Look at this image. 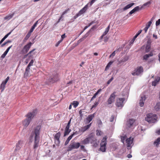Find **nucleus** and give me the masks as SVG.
Here are the masks:
<instances>
[{"instance_id": "aec40b11", "label": "nucleus", "mask_w": 160, "mask_h": 160, "mask_svg": "<svg viewBox=\"0 0 160 160\" xmlns=\"http://www.w3.org/2000/svg\"><path fill=\"white\" fill-rule=\"evenodd\" d=\"M160 81V77H157L155 78V80L152 82V85L153 86H156V85Z\"/></svg>"}, {"instance_id": "4d7b16f0", "label": "nucleus", "mask_w": 160, "mask_h": 160, "mask_svg": "<svg viewBox=\"0 0 160 160\" xmlns=\"http://www.w3.org/2000/svg\"><path fill=\"white\" fill-rule=\"evenodd\" d=\"M63 17V15H62V14L61 16H60V17L59 18V19H58V21H57V23H59L60 22L61 20L62 19Z\"/></svg>"}, {"instance_id": "9d476101", "label": "nucleus", "mask_w": 160, "mask_h": 160, "mask_svg": "<svg viewBox=\"0 0 160 160\" xmlns=\"http://www.w3.org/2000/svg\"><path fill=\"white\" fill-rule=\"evenodd\" d=\"M23 141L22 140H19L16 144L15 151H17L20 150L23 146Z\"/></svg>"}, {"instance_id": "ddd939ff", "label": "nucleus", "mask_w": 160, "mask_h": 160, "mask_svg": "<svg viewBox=\"0 0 160 160\" xmlns=\"http://www.w3.org/2000/svg\"><path fill=\"white\" fill-rule=\"evenodd\" d=\"M126 141L127 147H130L131 146L133 142V138L130 137L126 139Z\"/></svg>"}, {"instance_id": "6ab92c4d", "label": "nucleus", "mask_w": 160, "mask_h": 160, "mask_svg": "<svg viewBox=\"0 0 160 160\" xmlns=\"http://www.w3.org/2000/svg\"><path fill=\"white\" fill-rule=\"evenodd\" d=\"M36 50L35 49H33L32 50L30 51L27 54L24 56V58L27 57L28 56L29 58H31L34 55L35 53L33 52L34 51Z\"/></svg>"}, {"instance_id": "f03ea898", "label": "nucleus", "mask_w": 160, "mask_h": 160, "mask_svg": "<svg viewBox=\"0 0 160 160\" xmlns=\"http://www.w3.org/2000/svg\"><path fill=\"white\" fill-rule=\"evenodd\" d=\"M37 109H35L32 112H28L25 115V117L26 118L22 121V125L24 128H26L28 127L34 117L37 114Z\"/></svg>"}, {"instance_id": "9b49d317", "label": "nucleus", "mask_w": 160, "mask_h": 160, "mask_svg": "<svg viewBox=\"0 0 160 160\" xmlns=\"http://www.w3.org/2000/svg\"><path fill=\"white\" fill-rule=\"evenodd\" d=\"M49 81L52 83L57 82L59 80V77L58 74L52 76L50 78Z\"/></svg>"}, {"instance_id": "7c9ffc66", "label": "nucleus", "mask_w": 160, "mask_h": 160, "mask_svg": "<svg viewBox=\"0 0 160 160\" xmlns=\"http://www.w3.org/2000/svg\"><path fill=\"white\" fill-rule=\"evenodd\" d=\"M160 143V137L158 138L154 142V144L158 146Z\"/></svg>"}, {"instance_id": "58836bf2", "label": "nucleus", "mask_w": 160, "mask_h": 160, "mask_svg": "<svg viewBox=\"0 0 160 160\" xmlns=\"http://www.w3.org/2000/svg\"><path fill=\"white\" fill-rule=\"evenodd\" d=\"M33 60L32 59L30 61V62L29 63V64H28V65L27 66V67L30 68V67L31 66H32L33 65Z\"/></svg>"}, {"instance_id": "72a5a7b5", "label": "nucleus", "mask_w": 160, "mask_h": 160, "mask_svg": "<svg viewBox=\"0 0 160 160\" xmlns=\"http://www.w3.org/2000/svg\"><path fill=\"white\" fill-rule=\"evenodd\" d=\"M112 63H113L112 62V61L108 63V64L107 65V66H106L105 68V70H106L108 69L110 67V66L112 64Z\"/></svg>"}, {"instance_id": "774afa93", "label": "nucleus", "mask_w": 160, "mask_h": 160, "mask_svg": "<svg viewBox=\"0 0 160 160\" xmlns=\"http://www.w3.org/2000/svg\"><path fill=\"white\" fill-rule=\"evenodd\" d=\"M156 133L158 135H160V129L157 131H156Z\"/></svg>"}, {"instance_id": "2f4dec72", "label": "nucleus", "mask_w": 160, "mask_h": 160, "mask_svg": "<svg viewBox=\"0 0 160 160\" xmlns=\"http://www.w3.org/2000/svg\"><path fill=\"white\" fill-rule=\"evenodd\" d=\"M72 103L73 105V107L76 108L78 105L79 103L78 101H74Z\"/></svg>"}, {"instance_id": "4468645a", "label": "nucleus", "mask_w": 160, "mask_h": 160, "mask_svg": "<svg viewBox=\"0 0 160 160\" xmlns=\"http://www.w3.org/2000/svg\"><path fill=\"white\" fill-rule=\"evenodd\" d=\"M89 4V3H88L78 12V13L80 15H81L86 12L88 9V5Z\"/></svg>"}, {"instance_id": "6e6d98bb", "label": "nucleus", "mask_w": 160, "mask_h": 160, "mask_svg": "<svg viewBox=\"0 0 160 160\" xmlns=\"http://www.w3.org/2000/svg\"><path fill=\"white\" fill-rule=\"evenodd\" d=\"M113 77H112L107 82V84H109L111 81L113 80Z\"/></svg>"}, {"instance_id": "a211bd4d", "label": "nucleus", "mask_w": 160, "mask_h": 160, "mask_svg": "<svg viewBox=\"0 0 160 160\" xmlns=\"http://www.w3.org/2000/svg\"><path fill=\"white\" fill-rule=\"evenodd\" d=\"M135 121V120L133 119H129V120L127 122L126 124L128 128L131 127L132 126Z\"/></svg>"}, {"instance_id": "79ce46f5", "label": "nucleus", "mask_w": 160, "mask_h": 160, "mask_svg": "<svg viewBox=\"0 0 160 160\" xmlns=\"http://www.w3.org/2000/svg\"><path fill=\"white\" fill-rule=\"evenodd\" d=\"M102 132L100 130H97L96 131V134L97 136H100L101 135Z\"/></svg>"}, {"instance_id": "49530a36", "label": "nucleus", "mask_w": 160, "mask_h": 160, "mask_svg": "<svg viewBox=\"0 0 160 160\" xmlns=\"http://www.w3.org/2000/svg\"><path fill=\"white\" fill-rule=\"evenodd\" d=\"M69 11L70 9L68 8V9L62 12V15L63 16L64 14H66Z\"/></svg>"}, {"instance_id": "e433bc0d", "label": "nucleus", "mask_w": 160, "mask_h": 160, "mask_svg": "<svg viewBox=\"0 0 160 160\" xmlns=\"http://www.w3.org/2000/svg\"><path fill=\"white\" fill-rule=\"evenodd\" d=\"M31 35V33H30L29 32H28V33H27V35H26L25 37L24 38V40H27L30 37Z\"/></svg>"}, {"instance_id": "8fccbe9b", "label": "nucleus", "mask_w": 160, "mask_h": 160, "mask_svg": "<svg viewBox=\"0 0 160 160\" xmlns=\"http://www.w3.org/2000/svg\"><path fill=\"white\" fill-rule=\"evenodd\" d=\"M160 24V19H159L156 21V25L157 26L158 25H159Z\"/></svg>"}, {"instance_id": "680f3d73", "label": "nucleus", "mask_w": 160, "mask_h": 160, "mask_svg": "<svg viewBox=\"0 0 160 160\" xmlns=\"http://www.w3.org/2000/svg\"><path fill=\"white\" fill-rule=\"evenodd\" d=\"M96 0H92L90 3V6H91L94 2Z\"/></svg>"}, {"instance_id": "c9c22d12", "label": "nucleus", "mask_w": 160, "mask_h": 160, "mask_svg": "<svg viewBox=\"0 0 160 160\" xmlns=\"http://www.w3.org/2000/svg\"><path fill=\"white\" fill-rule=\"evenodd\" d=\"M152 20H151L148 23H147L146 25V27L148 28H149V27L151 26V24L152 23Z\"/></svg>"}, {"instance_id": "e2e57ef3", "label": "nucleus", "mask_w": 160, "mask_h": 160, "mask_svg": "<svg viewBox=\"0 0 160 160\" xmlns=\"http://www.w3.org/2000/svg\"><path fill=\"white\" fill-rule=\"evenodd\" d=\"M114 116L112 115L111 116V118L110 119V122H112L114 120Z\"/></svg>"}, {"instance_id": "c85d7f7f", "label": "nucleus", "mask_w": 160, "mask_h": 160, "mask_svg": "<svg viewBox=\"0 0 160 160\" xmlns=\"http://www.w3.org/2000/svg\"><path fill=\"white\" fill-rule=\"evenodd\" d=\"M153 55V54L152 52H151L149 54H145L143 56V59L146 60L148 59V58H149L150 57L152 56Z\"/></svg>"}, {"instance_id": "f257e3e1", "label": "nucleus", "mask_w": 160, "mask_h": 160, "mask_svg": "<svg viewBox=\"0 0 160 160\" xmlns=\"http://www.w3.org/2000/svg\"><path fill=\"white\" fill-rule=\"evenodd\" d=\"M41 128V127L40 125L37 126L32 131L30 135V138H34V144L33 148L34 149L37 148L38 146Z\"/></svg>"}, {"instance_id": "6e6552de", "label": "nucleus", "mask_w": 160, "mask_h": 160, "mask_svg": "<svg viewBox=\"0 0 160 160\" xmlns=\"http://www.w3.org/2000/svg\"><path fill=\"white\" fill-rule=\"evenodd\" d=\"M125 100L124 98H118L116 100V106L118 107L122 108L124 106V101Z\"/></svg>"}, {"instance_id": "423d86ee", "label": "nucleus", "mask_w": 160, "mask_h": 160, "mask_svg": "<svg viewBox=\"0 0 160 160\" xmlns=\"http://www.w3.org/2000/svg\"><path fill=\"white\" fill-rule=\"evenodd\" d=\"M116 93V92H114L111 93L107 100L108 104H111L114 102L115 98L117 96Z\"/></svg>"}, {"instance_id": "69168bd1", "label": "nucleus", "mask_w": 160, "mask_h": 160, "mask_svg": "<svg viewBox=\"0 0 160 160\" xmlns=\"http://www.w3.org/2000/svg\"><path fill=\"white\" fill-rule=\"evenodd\" d=\"M148 29V28L145 27L144 28V29H143L145 31V33H146L147 32Z\"/></svg>"}, {"instance_id": "de8ad7c7", "label": "nucleus", "mask_w": 160, "mask_h": 160, "mask_svg": "<svg viewBox=\"0 0 160 160\" xmlns=\"http://www.w3.org/2000/svg\"><path fill=\"white\" fill-rule=\"evenodd\" d=\"M98 104V102H96L94 103V104L92 106V108H91L92 109L93 108H95L96 107H97V106Z\"/></svg>"}, {"instance_id": "a18cd8bd", "label": "nucleus", "mask_w": 160, "mask_h": 160, "mask_svg": "<svg viewBox=\"0 0 160 160\" xmlns=\"http://www.w3.org/2000/svg\"><path fill=\"white\" fill-rule=\"evenodd\" d=\"M82 110H80L79 111V114L80 115V116L81 118V119L82 118V117L83 116V114H82Z\"/></svg>"}, {"instance_id": "f8f14e48", "label": "nucleus", "mask_w": 160, "mask_h": 160, "mask_svg": "<svg viewBox=\"0 0 160 160\" xmlns=\"http://www.w3.org/2000/svg\"><path fill=\"white\" fill-rule=\"evenodd\" d=\"M61 133L59 132L57 133L54 136L55 143L57 145H58L60 143V138Z\"/></svg>"}, {"instance_id": "f704fd0d", "label": "nucleus", "mask_w": 160, "mask_h": 160, "mask_svg": "<svg viewBox=\"0 0 160 160\" xmlns=\"http://www.w3.org/2000/svg\"><path fill=\"white\" fill-rule=\"evenodd\" d=\"M77 134V132H73V133L71 135H70L67 138L69 140H70L71 139L72 137L74 136V135H76Z\"/></svg>"}, {"instance_id": "412c9836", "label": "nucleus", "mask_w": 160, "mask_h": 160, "mask_svg": "<svg viewBox=\"0 0 160 160\" xmlns=\"http://www.w3.org/2000/svg\"><path fill=\"white\" fill-rule=\"evenodd\" d=\"M91 123L86 126H85L83 127H82L80 129V130L81 132H85L87 129H88L91 126Z\"/></svg>"}, {"instance_id": "5fc2aeb1", "label": "nucleus", "mask_w": 160, "mask_h": 160, "mask_svg": "<svg viewBox=\"0 0 160 160\" xmlns=\"http://www.w3.org/2000/svg\"><path fill=\"white\" fill-rule=\"evenodd\" d=\"M62 41V39H61L59 41H58L57 43L55 45L56 47H58L60 43Z\"/></svg>"}, {"instance_id": "7ed1b4c3", "label": "nucleus", "mask_w": 160, "mask_h": 160, "mask_svg": "<svg viewBox=\"0 0 160 160\" xmlns=\"http://www.w3.org/2000/svg\"><path fill=\"white\" fill-rule=\"evenodd\" d=\"M157 118L158 117L156 114L150 113L146 115L145 120L149 123H154L156 121Z\"/></svg>"}, {"instance_id": "09e8293b", "label": "nucleus", "mask_w": 160, "mask_h": 160, "mask_svg": "<svg viewBox=\"0 0 160 160\" xmlns=\"http://www.w3.org/2000/svg\"><path fill=\"white\" fill-rule=\"evenodd\" d=\"M11 31L8 33L3 38V39L5 40L8 37V36L11 33Z\"/></svg>"}, {"instance_id": "20e7f679", "label": "nucleus", "mask_w": 160, "mask_h": 160, "mask_svg": "<svg viewBox=\"0 0 160 160\" xmlns=\"http://www.w3.org/2000/svg\"><path fill=\"white\" fill-rule=\"evenodd\" d=\"M80 146V143L73 142L71 143L67 148V151H70L73 149H77Z\"/></svg>"}, {"instance_id": "cd10ccee", "label": "nucleus", "mask_w": 160, "mask_h": 160, "mask_svg": "<svg viewBox=\"0 0 160 160\" xmlns=\"http://www.w3.org/2000/svg\"><path fill=\"white\" fill-rule=\"evenodd\" d=\"M14 14V13H12L10 15H7L4 18V19L5 20H10L13 16Z\"/></svg>"}, {"instance_id": "c756f323", "label": "nucleus", "mask_w": 160, "mask_h": 160, "mask_svg": "<svg viewBox=\"0 0 160 160\" xmlns=\"http://www.w3.org/2000/svg\"><path fill=\"white\" fill-rule=\"evenodd\" d=\"M154 109L156 111L160 110V102L157 103L154 107Z\"/></svg>"}, {"instance_id": "0eeeda50", "label": "nucleus", "mask_w": 160, "mask_h": 160, "mask_svg": "<svg viewBox=\"0 0 160 160\" xmlns=\"http://www.w3.org/2000/svg\"><path fill=\"white\" fill-rule=\"evenodd\" d=\"M143 72V68L142 66L137 67L132 73L133 76L139 75Z\"/></svg>"}, {"instance_id": "393cba45", "label": "nucleus", "mask_w": 160, "mask_h": 160, "mask_svg": "<svg viewBox=\"0 0 160 160\" xmlns=\"http://www.w3.org/2000/svg\"><path fill=\"white\" fill-rule=\"evenodd\" d=\"M69 127H66L65 130V132L64 133V136H65L69 134L71 131V130L69 129Z\"/></svg>"}, {"instance_id": "b1692460", "label": "nucleus", "mask_w": 160, "mask_h": 160, "mask_svg": "<svg viewBox=\"0 0 160 160\" xmlns=\"http://www.w3.org/2000/svg\"><path fill=\"white\" fill-rule=\"evenodd\" d=\"M94 114L95 113L90 115L87 117V120L88 121V123L90 122L92 120V119L94 118Z\"/></svg>"}, {"instance_id": "2eb2a0df", "label": "nucleus", "mask_w": 160, "mask_h": 160, "mask_svg": "<svg viewBox=\"0 0 160 160\" xmlns=\"http://www.w3.org/2000/svg\"><path fill=\"white\" fill-rule=\"evenodd\" d=\"M92 138L91 137L87 138L82 141V144L84 145L88 144L91 142V140H92Z\"/></svg>"}, {"instance_id": "f3484780", "label": "nucleus", "mask_w": 160, "mask_h": 160, "mask_svg": "<svg viewBox=\"0 0 160 160\" xmlns=\"http://www.w3.org/2000/svg\"><path fill=\"white\" fill-rule=\"evenodd\" d=\"M146 99V97L145 96H141L140 99L139 101V105L141 107L143 106L144 104V102L145 101Z\"/></svg>"}, {"instance_id": "603ef678", "label": "nucleus", "mask_w": 160, "mask_h": 160, "mask_svg": "<svg viewBox=\"0 0 160 160\" xmlns=\"http://www.w3.org/2000/svg\"><path fill=\"white\" fill-rule=\"evenodd\" d=\"M109 39V38L107 36L104 37V41L105 42H106L108 41Z\"/></svg>"}, {"instance_id": "1a4fd4ad", "label": "nucleus", "mask_w": 160, "mask_h": 160, "mask_svg": "<svg viewBox=\"0 0 160 160\" xmlns=\"http://www.w3.org/2000/svg\"><path fill=\"white\" fill-rule=\"evenodd\" d=\"M32 44V42H29V43L25 45L21 51V53L22 54H26L27 53L30 48Z\"/></svg>"}, {"instance_id": "13d9d810", "label": "nucleus", "mask_w": 160, "mask_h": 160, "mask_svg": "<svg viewBox=\"0 0 160 160\" xmlns=\"http://www.w3.org/2000/svg\"><path fill=\"white\" fill-rule=\"evenodd\" d=\"M134 41L135 40H133V39H132L129 42V45H132L133 44Z\"/></svg>"}, {"instance_id": "3c124183", "label": "nucleus", "mask_w": 160, "mask_h": 160, "mask_svg": "<svg viewBox=\"0 0 160 160\" xmlns=\"http://www.w3.org/2000/svg\"><path fill=\"white\" fill-rule=\"evenodd\" d=\"M102 90L101 89H98V91L94 94L96 96H97L98 93L102 91Z\"/></svg>"}, {"instance_id": "c03bdc74", "label": "nucleus", "mask_w": 160, "mask_h": 160, "mask_svg": "<svg viewBox=\"0 0 160 160\" xmlns=\"http://www.w3.org/2000/svg\"><path fill=\"white\" fill-rule=\"evenodd\" d=\"M5 87V86H4V85H3V84H2L0 86V89H1V92H2L4 90V89Z\"/></svg>"}, {"instance_id": "864d4df0", "label": "nucleus", "mask_w": 160, "mask_h": 160, "mask_svg": "<svg viewBox=\"0 0 160 160\" xmlns=\"http://www.w3.org/2000/svg\"><path fill=\"white\" fill-rule=\"evenodd\" d=\"M116 51L113 52L110 55L109 58L114 57L115 55Z\"/></svg>"}, {"instance_id": "0e129e2a", "label": "nucleus", "mask_w": 160, "mask_h": 160, "mask_svg": "<svg viewBox=\"0 0 160 160\" xmlns=\"http://www.w3.org/2000/svg\"><path fill=\"white\" fill-rule=\"evenodd\" d=\"M70 141V140H69L67 139L65 142V143L64 144L65 145H67L68 144V143H69Z\"/></svg>"}, {"instance_id": "473e14b6", "label": "nucleus", "mask_w": 160, "mask_h": 160, "mask_svg": "<svg viewBox=\"0 0 160 160\" xmlns=\"http://www.w3.org/2000/svg\"><path fill=\"white\" fill-rule=\"evenodd\" d=\"M110 29V26L109 25L105 29V32L103 33L102 34H103L105 36L106 35L107 33H108V32L109 31V30Z\"/></svg>"}, {"instance_id": "4be33fe9", "label": "nucleus", "mask_w": 160, "mask_h": 160, "mask_svg": "<svg viewBox=\"0 0 160 160\" xmlns=\"http://www.w3.org/2000/svg\"><path fill=\"white\" fill-rule=\"evenodd\" d=\"M142 7L140 8L139 6H137L135 7L134 8L132 9L131 11H130L129 13V14L131 15L135 12L138 11L139 9H141Z\"/></svg>"}, {"instance_id": "37998d69", "label": "nucleus", "mask_w": 160, "mask_h": 160, "mask_svg": "<svg viewBox=\"0 0 160 160\" xmlns=\"http://www.w3.org/2000/svg\"><path fill=\"white\" fill-rule=\"evenodd\" d=\"M97 123L99 125H101L102 124V122L100 119L97 120Z\"/></svg>"}, {"instance_id": "39448f33", "label": "nucleus", "mask_w": 160, "mask_h": 160, "mask_svg": "<svg viewBox=\"0 0 160 160\" xmlns=\"http://www.w3.org/2000/svg\"><path fill=\"white\" fill-rule=\"evenodd\" d=\"M107 138L105 137L103 138L100 143V149L102 152H104L106 150Z\"/></svg>"}, {"instance_id": "a878e982", "label": "nucleus", "mask_w": 160, "mask_h": 160, "mask_svg": "<svg viewBox=\"0 0 160 160\" xmlns=\"http://www.w3.org/2000/svg\"><path fill=\"white\" fill-rule=\"evenodd\" d=\"M38 21H37L32 26L31 28L30 29V31H29L28 32H30V33H31L32 32L35 28L37 26L38 23Z\"/></svg>"}, {"instance_id": "dca6fc26", "label": "nucleus", "mask_w": 160, "mask_h": 160, "mask_svg": "<svg viewBox=\"0 0 160 160\" xmlns=\"http://www.w3.org/2000/svg\"><path fill=\"white\" fill-rule=\"evenodd\" d=\"M30 68L26 67L25 69V71L24 75V77L27 78L28 77L30 76L31 74L30 73Z\"/></svg>"}, {"instance_id": "bb28decb", "label": "nucleus", "mask_w": 160, "mask_h": 160, "mask_svg": "<svg viewBox=\"0 0 160 160\" xmlns=\"http://www.w3.org/2000/svg\"><path fill=\"white\" fill-rule=\"evenodd\" d=\"M134 4V3H131L127 5L125 7L123 8V10L124 11L130 8L131 7H132L133 5Z\"/></svg>"}, {"instance_id": "052dcab7", "label": "nucleus", "mask_w": 160, "mask_h": 160, "mask_svg": "<svg viewBox=\"0 0 160 160\" xmlns=\"http://www.w3.org/2000/svg\"><path fill=\"white\" fill-rule=\"evenodd\" d=\"M151 3V2L150 1H149V2H148L146 3H144V4H143V6H147V5H148V4H150Z\"/></svg>"}, {"instance_id": "bf43d9fd", "label": "nucleus", "mask_w": 160, "mask_h": 160, "mask_svg": "<svg viewBox=\"0 0 160 160\" xmlns=\"http://www.w3.org/2000/svg\"><path fill=\"white\" fill-rule=\"evenodd\" d=\"M80 16V15L78 13H77L76 15H75L74 17V19H76V18H77L78 16Z\"/></svg>"}, {"instance_id": "a19ab883", "label": "nucleus", "mask_w": 160, "mask_h": 160, "mask_svg": "<svg viewBox=\"0 0 160 160\" xmlns=\"http://www.w3.org/2000/svg\"><path fill=\"white\" fill-rule=\"evenodd\" d=\"M151 46H146V52H149L150 50Z\"/></svg>"}, {"instance_id": "4c0bfd02", "label": "nucleus", "mask_w": 160, "mask_h": 160, "mask_svg": "<svg viewBox=\"0 0 160 160\" xmlns=\"http://www.w3.org/2000/svg\"><path fill=\"white\" fill-rule=\"evenodd\" d=\"M88 36V35H87L86 34L82 38L78 40V42H81L83 41V40H84L85 39H86V38Z\"/></svg>"}, {"instance_id": "ea45409f", "label": "nucleus", "mask_w": 160, "mask_h": 160, "mask_svg": "<svg viewBox=\"0 0 160 160\" xmlns=\"http://www.w3.org/2000/svg\"><path fill=\"white\" fill-rule=\"evenodd\" d=\"M126 138L127 136L126 135H125L124 136H122L121 137V141L123 143H124V141L126 139Z\"/></svg>"}, {"instance_id": "338daca9", "label": "nucleus", "mask_w": 160, "mask_h": 160, "mask_svg": "<svg viewBox=\"0 0 160 160\" xmlns=\"http://www.w3.org/2000/svg\"><path fill=\"white\" fill-rule=\"evenodd\" d=\"M132 156L130 154H129L127 155V157L128 158H131L132 157Z\"/></svg>"}, {"instance_id": "5701e85b", "label": "nucleus", "mask_w": 160, "mask_h": 160, "mask_svg": "<svg viewBox=\"0 0 160 160\" xmlns=\"http://www.w3.org/2000/svg\"><path fill=\"white\" fill-rule=\"evenodd\" d=\"M12 45H11L8 47L6 51L4 52V53L1 55V58H5L6 55L7 54V53L8 52L10 49L12 47Z\"/></svg>"}]
</instances>
